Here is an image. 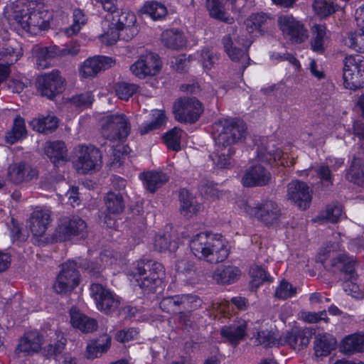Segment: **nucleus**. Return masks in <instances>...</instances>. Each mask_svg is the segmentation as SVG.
<instances>
[{
    "mask_svg": "<svg viewBox=\"0 0 364 364\" xmlns=\"http://www.w3.org/2000/svg\"><path fill=\"white\" fill-rule=\"evenodd\" d=\"M190 248L196 257L210 263L221 262L229 254L223 237L208 232L196 235L190 242Z\"/></svg>",
    "mask_w": 364,
    "mask_h": 364,
    "instance_id": "nucleus-1",
    "label": "nucleus"
},
{
    "mask_svg": "<svg viewBox=\"0 0 364 364\" xmlns=\"http://www.w3.org/2000/svg\"><path fill=\"white\" fill-rule=\"evenodd\" d=\"M112 14V19L107 21V28L100 36L102 43L112 46L122 38L126 41L132 39L138 33L136 25V18L134 13L129 11H117Z\"/></svg>",
    "mask_w": 364,
    "mask_h": 364,
    "instance_id": "nucleus-2",
    "label": "nucleus"
},
{
    "mask_svg": "<svg viewBox=\"0 0 364 364\" xmlns=\"http://www.w3.org/2000/svg\"><path fill=\"white\" fill-rule=\"evenodd\" d=\"M216 135L214 139L219 148L232 147V145L242 141L247 134V127L242 122L232 119L219 120L214 124Z\"/></svg>",
    "mask_w": 364,
    "mask_h": 364,
    "instance_id": "nucleus-3",
    "label": "nucleus"
},
{
    "mask_svg": "<svg viewBox=\"0 0 364 364\" xmlns=\"http://www.w3.org/2000/svg\"><path fill=\"white\" fill-rule=\"evenodd\" d=\"M130 131V121L123 113L109 114L102 119V135L111 141L126 139Z\"/></svg>",
    "mask_w": 364,
    "mask_h": 364,
    "instance_id": "nucleus-4",
    "label": "nucleus"
},
{
    "mask_svg": "<svg viewBox=\"0 0 364 364\" xmlns=\"http://www.w3.org/2000/svg\"><path fill=\"white\" fill-rule=\"evenodd\" d=\"M75 153L73 164L78 173L86 174L101 168L102 154L94 146L79 145L75 148Z\"/></svg>",
    "mask_w": 364,
    "mask_h": 364,
    "instance_id": "nucleus-5",
    "label": "nucleus"
},
{
    "mask_svg": "<svg viewBox=\"0 0 364 364\" xmlns=\"http://www.w3.org/2000/svg\"><path fill=\"white\" fill-rule=\"evenodd\" d=\"M277 26L284 38L292 44H300L309 36L304 25L292 15L283 14L277 18Z\"/></svg>",
    "mask_w": 364,
    "mask_h": 364,
    "instance_id": "nucleus-6",
    "label": "nucleus"
},
{
    "mask_svg": "<svg viewBox=\"0 0 364 364\" xmlns=\"http://www.w3.org/2000/svg\"><path fill=\"white\" fill-rule=\"evenodd\" d=\"M222 44L230 59L240 63L242 70H244L248 66L250 60L247 50L252 44V41L244 38H236L235 34L233 36L228 34L223 37Z\"/></svg>",
    "mask_w": 364,
    "mask_h": 364,
    "instance_id": "nucleus-7",
    "label": "nucleus"
},
{
    "mask_svg": "<svg viewBox=\"0 0 364 364\" xmlns=\"http://www.w3.org/2000/svg\"><path fill=\"white\" fill-rule=\"evenodd\" d=\"M243 208L248 215L255 217L266 225L277 224L282 216L280 208L272 200L264 201L257 205L247 203Z\"/></svg>",
    "mask_w": 364,
    "mask_h": 364,
    "instance_id": "nucleus-8",
    "label": "nucleus"
},
{
    "mask_svg": "<svg viewBox=\"0 0 364 364\" xmlns=\"http://www.w3.org/2000/svg\"><path fill=\"white\" fill-rule=\"evenodd\" d=\"M343 85L349 90H357L364 86V62L352 55L343 60Z\"/></svg>",
    "mask_w": 364,
    "mask_h": 364,
    "instance_id": "nucleus-9",
    "label": "nucleus"
},
{
    "mask_svg": "<svg viewBox=\"0 0 364 364\" xmlns=\"http://www.w3.org/2000/svg\"><path fill=\"white\" fill-rule=\"evenodd\" d=\"M175 118L180 122L195 123L203 112L202 105L194 97L178 100L173 106Z\"/></svg>",
    "mask_w": 364,
    "mask_h": 364,
    "instance_id": "nucleus-10",
    "label": "nucleus"
},
{
    "mask_svg": "<svg viewBox=\"0 0 364 364\" xmlns=\"http://www.w3.org/2000/svg\"><path fill=\"white\" fill-rule=\"evenodd\" d=\"M37 82L41 95L53 100L64 90L65 80L58 70H53L39 77Z\"/></svg>",
    "mask_w": 364,
    "mask_h": 364,
    "instance_id": "nucleus-11",
    "label": "nucleus"
},
{
    "mask_svg": "<svg viewBox=\"0 0 364 364\" xmlns=\"http://www.w3.org/2000/svg\"><path fill=\"white\" fill-rule=\"evenodd\" d=\"M161 66L157 54L151 52L140 55L139 59L130 66L132 73L139 79L156 75Z\"/></svg>",
    "mask_w": 364,
    "mask_h": 364,
    "instance_id": "nucleus-12",
    "label": "nucleus"
},
{
    "mask_svg": "<svg viewBox=\"0 0 364 364\" xmlns=\"http://www.w3.org/2000/svg\"><path fill=\"white\" fill-rule=\"evenodd\" d=\"M287 197L300 210L309 208L312 199V190L303 181H292L287 185Z\"/></svg>",
    "mask_w": 364,
    "mask_h": 364,
    "instance_id": "nucleus-13",
    "label": "nucleus"
},
{
    "mask_svg": "<svg viewBox=\"0 0 364 364\" xmlns=\"http://www.w3.org/2000/svg\"><path fill=\"white\" fill-rule=\"evenodd\" d=\"M87 225L83 220L77 216L64 217L60 220L55 236L58 241L70 240L73 236L84 235Z\"/></svg>",
    "mask_w": 364,
    "mask_h": 364,
    "instance_id": "nucleus-14",
    "label": "nucleus"
},
{
    "mask_svg": "<svg viewBox=\"0 0 364 364\" xmlns=\"http://www.w3.org/2000/svg\"><path fill=\"white\" fill-rule=\"evenodd\" d=\"M90 295L95 299L99 310L109 314L119 306V301L107 289L99 284L90 287Z\"/></svg>",
    "mask_w": 364,
    "mask_h": 364,
    "instance_id": "nucleus-15",
    "label": "nucleus"
},
{
    "mask_svg": "<svg viewBox=\"0 0 364 364\" xmlns=\"http://www.w3.org/2000/svg\"><path fill=\"white\" fill-rule=\"evenodd\" d=\"M114 60L110 57L96 55L86 59L80 68V75L84 78L93 77L100 72L112 67Z\"/></svg>",
    "mask_w": 364,
    "mask_h": 364,
    "instance_id": "nucleus-16",
    "label": "nucleus"
},
{
    "mask_svg": "<svg viewBox=\"0 0 364 364\" xmlns=\"http://www.w3.org/2000/svg\"><path fill=\"white\" fill-rule=\"evenodd\" d=\"M270 173L260 165L252 166L246 170L241 182L245 187L263 186L271 180Z\"/></svg>",
    "mask_w": 364,
    "mask_h": 364,
    "instance_id": "nucleus-17",
    "label": "nucleus"
},
{
    "mask_svg": "<svg viewBox=\"0 0 364 364\" xmlns=\"http://www.w3.org/2000/svg\"><path fill=\"white\" fill-rule=\"evenodd\" d=\"M257 153L258 159L262 161L273 164L277 161H280L281 165H284L283 151L276 146L272 140L262 139L257 146Z\"/></svg>",
    "mask_w": 364,
    "mask_h": 364,
    "instance_id": "nucleus-18",
    "label": "nucleus"
},
{
    "mask_svg": "<svg viewBox=\"0 0 364 364\" xmlns=\"http://www.w3.org/2000/svg\"><path fill=\"white\" fill-rule=\"evenodd\" d=\"M284 344L287 343L292 349L299 350L309 343L311 333L308 329L292 328L282 336Z\"/></svg>",
    "mask_w": 364,
    "mask_h": 364,
    "instance_id": "nucleus-19",
    "label": "nucleus"
},
{
    "mask_svg": "<svg viewBox=\"0 0 364 364\" xmlns=\"http://www.w3.org/2000/svg\"><path fill=\"white\" fill-rule=\"evenodd\" d=\"M44 11L33 10L29 12L24 30L31 36H36L49 27V16Z\"/></svg>",
    "mask_w": 364,
    "mask_h": 364,
    "instance_id": "nucleus-20",
    "label": "nucleus"
},
{
    "mask_svg": "<svg viewBox=\"0 0 364 364\" xmlns=\"http://www.w3.org/2000/svg\"><path fill=\"white\" fill-rule=\"evenodd\" d=\"M44 151L55 166L68 161V149L63 141L46 142Z\"/></svg>",
    "mask_w": 364,
    "mask_h": 364,
    "instance_id": "nucleus-21",
    "label": "nucleus"
},
{
    "mask_svg": "<svg viewBox=\"0 0 364 364\" xmlns=\"http://www.w3.org/2000/svg\"><path fill=\"white\" fill-rule=\"evenodd\" d=\"M247 323L240 321L237 323L224 326L220 329V335L232 346H237L246 336Z\"/></svg>",
    "mask_w": 364,
    "mask_h": 364,
    "instance_id": "nucleus-22",
    "label": "nucleus"
},
{
    "mask_svg": "<svg viewBox=\"0 0 364 364\" xmlns=\"http://www.w3.org/2000/svg\"><path fill=\"white\" fill-rule=\"evenodd\" d=\"M31 52L38 69L44 70L50 66V60L58 57V51L57 46L42 47L36 45L33 47Z\"/></svg>",
    "mask_w": 364,
    "mask_h": 364,
    "instance_id": "nucleus-23",
    "label": "nucleus"
},
{
    "mask_svg": "<svg viewBox=\"0 0 364 364\" xmlns=\"http://www.w3.org/2000/svg\"><path fill=\"white\" fill-rule=\"evenodd\" d=\"M311 49L318 53H323L330 41L326 27L322 24H314L311 28Z\"/></svg>",
    "mask_w": 364,
    "mask_h": 364,
    "instance_id": "nucleus-24",
    "label": "nucleus"
},
{
    "mask_svg": "<svg viewBox=\"0 0 364 364\" xmlns=\"http://www.w3.org/2000/svg\"><path fill=\"white\" fill-rule=\"evenodd\" d=\"M29 222L32 233L37 237L42 236L50 223V213L48 210H34L29 218Z\"/></svg>",
    "mask_w": 364,
    "mask_h": 364,
    "instance_id": "nucleus-25",
    "label": "nucleus"
},
{
    "mask_svg": "<svg viewBox=\"0 0 364 364\" xmlns=\"http://www.w3.org/2000/svg\"><path fill=\"white\" fill-rule=\"evenodd\" d=\"M85 271L99 273L102 269L97 264H90L87 259L79 257L75 259H68L63 263L59 273H80Z\"/></svg>",
    "mask_w": 364,
    "mask_h": 364,
    "instance_id": "nucleus-26",
    "label": "nucleus"
},
{
    "mask_svg": "<svg viewBox=\"0 0 364 364\" xmlns=\"http://www.w3.org/2000/svg\"><path fill=\"white\" fill-rule=\"evenodd\" d=\"M72 326L83 333H90L97 329V324L95 319L81 313L76 307L70 310Z\"/></svg>",
    "mask_w": 364,
    "mask_h": 364,
    "instance_id": "nucleus-27",
    "label": "nucleus"
},
{
    "mask_svg": "<svg viewBox=\"0 0 364 364\" xmlns=\"http://www.w3.org/2000/svg\"><path fill=\"white\" fill-rule=\"evenodd\" d=\"M181 213L186 217H191L203 209V206L186 189L179 193Z\"/></svg>",
    "mask_w": 364,
    "mask_h": 364,
    "instance_id": "nucleus-28",
    "label": "nucleus"
},
{
    "mask_svg": "<svg viewBox=\"0 0 364 364\" xmlns=\"http://www.w3.org/2000/svg\"><path fill=\"white\" fill-rule=\"evenodd\" d=\"M161 39L166 47L173 50H179L186 44V37L183 32L177 28L164 31Z\"/></svg>",
    "mask_w": 364,
    "mask_h": 364,
    "instance_id": "nucleus-29",
    "label": "nucleus"
},
{
    "mask_svg": "<svg viewBox=\"0 0 364 364\" xmlns=\"http://www.w3.org/2000/svg\"><path fill=\"white\" fill-rule=\"evenodd\" d=\"M225 4L222 0H206L205 6L212 18L231 24L234 22V19L227 13Z\"/></svg>",
    "mask_w": 364,
    "mask_h": 364,
    "instance_id": "nucleus-30",
    "label": "nucleus"
},
{
    "mask_svg": "<svg viewBox=\"0 0 364 364\" xmlns=\"http://www.w3.org/2000/svg\"><path fill=\"white\" fill-rule=\"evenodd\" d=\"M341 350L345 354L364 351V333H356L346 336L341 342Z\"/></svg>",
    "mask_w": 364,
    "mask_h": 364,
    "instance_id": "nucleus-31",
    "label": "nucleus"
},
{
    "mask_svg": "<svg viewBox=\"0 0 364 364\" xmlns=\"http://www.w3.org/2000/svg\"><path fill=\"white\" fill-rule=\"evenodd\" d=\"M140 178L151 193H154L169 179V177L161 171H146L140 175Z\"/></svg>",
    "mask_w": 364,
    "mask_h": 364,
    "instance_id": "nucleus-32",
    "label": "nucleus"
},
{
    "mask_svg": "<svg viewBox=\"0 0 364 364\" xmlns=\"http://www.w3.org/2000/svg\"><path fill=\"white\" fill-rule=\"evenodd\" d=\"M336 340L327 333L318 334L314 341V353L317 357L328 355L336 348Z\"/></svg>",
    "mask_w": 364,
    "mask_h": 364,
    "instance_id": "nucleus-33",
    "label": "nucleus"
},
{
    "mask_svg": "<svg viewBox=\"0 0 364 364\" xmlns=\"http://www.w3.org/2000/svg\"><path fill=\"white\" fill-rule=\"evenodd\" d=\"M78 274H58L53 288L56 293L71 292L79 284Z\"/></svg>",
    "mask_w": 364,
    "mask_h": 364,
    "instance_id": "nucleus-34",
    "label": "nucleus"
},
{
    "mask_svg": "<svg viewBox=\"0 0 364 364\" xmlns=\"http://www.w3.org/2000/svg\"><path fill=\"white\" fill-rule=\"evenodd\" d=\"M111 338L103 335L99 339L91 341L87 346L86 356L89 359H95L101 356L109 348Z\"/></svg>",
    "mask_w": 364,
    "mask_h": 364,
    "instance_id": "nucleus-35",
    "label": "nucleus"
},
{
    "mask_svg": "<svg viewBox=\"0 0 364 364\" xmlns=\"http://www.w3.org/2000/svg\"><path fill=\"white\" fill-rule=\"evenodd\" d=\"M133 271H136V273H162L165 272V267L154 259L143 257L133 263Z\"/></svg>",
    "mask_w": 364,
    "mask_h": 364,
    "instance_id": "nucleus-36",
    "label": "nucleus"
},
{
    "mask_svg": "<svg viewBox=\"0 0 364 364\" xmlns=\"http://www.w3.org/2000/svg\"><path fill=\"white\" fill-rule=\"evenodd\" d=\"M331 266L335 268L334 272L340 270L342 273H355L358 263L353 256L342 255L332 260Z\"/></svg>",
    "mask_w": 364,
    "mask_h": 364,
    "instance_id": "nucleus-37",
    "label": "nucleus"
},
{
    "mask_svg": "<svg viewBox=\"0 0 364 364\" xmlns=\"http://www.w3.org/2000/svg\"><path fill=\"white\" fill-rule=\"evenodd\" d=\"M132 275L133 279H131L132 284L139 286L144 291H153L161 282V280L157 277V274Z\"/></svg>",
    "mask_w": 364,
    "mask_h": 364,
    "instance_id": "nucleus-38",
    "label": "nucleus"
},
{
    "mask_svg": "<svg viewBox=\"0 0 364 364\" xmlns=\"http://www.w3.org/2000/svg\"><path fill=\"white\" fill-rule=\"evenodd\" d=\"M107 211L110 214L121 213L124 208V202L120 193L110 191L104 199Z\"/></svg>",
    "mask_w": 364,
    "mask_h": 364,
    "instance_id": "nucleus-39",
    "label": "nucleus"
},
{
    "mask_svg": "<svg viewBox=\"0 0 364 364\" xmlns=\"http://www.w3.org/2000/svg\"><path fill=\"white\" fill-rule=\"evenodd\" d=\"M216 147V151L210 156L214 164L220 168H228L231 164V157L235 154L233 147Z\"/></svg>",
    "mask_w": 364,
    "mask_h": 364,
    "instance_id": "nucleus-40",
    "label": "nucleus"
},
{
    "mask_svg": "<svg viewBox=\"0 0 364 364\" xmlns=\"http://www.w3.org/2000/svg\"><path fill=\"white\" fill-rule=\"evenodd\" d=\"M43 337L37 331H31L24 335V353H37L41 348Z\"/></svg>",
    "mask_w": 364,
    "mask_h": 364,
    "instance_id": "nucleus-41",
    "label": "nucleus"
},
{
    "mask_svg": "<svg viewBox=\"0 0 364 364\" xmlns=\"http://www.w3.org/2000/svg\"><path fill=\"white\" fill-rule=\"evenodd\" d=\"M1 60L6 65L0 64V84L4 81L10 73L9 65L17 60V55L12 48H3L0 52Z\"/></svg>",
    "mask_w": 364,
    "mask_h": 364,
    "instance_id": "nucleus-42",
    "label": "nucleus"
},
{
    "mask_svg": "<svg viewBox=\"0 0 364 364\" xmlns=\"http://www.w3.org/2000/svg\"><path fill=\"white\" fill-rule=\"evenodd\" d=\"M346 178L358 185H362L364 182V160L354 159L347 173Z\"/></svg>",
    "mask_w": 364,
    "mask_h": 364,
    "instance_id": "nucleus-43",
    "label": "nucleus"
},
{
    "mask_svg": "<svg viewBox=\"0 0 364 364\" xmlns=\"http://www.w3.org/2000/svg\"><path fill=\"white\" fill-rule=\"evenodd\" d=\"M195 55L205 71H208L214 67L219 59L218 53L208 48H203L197 51Z\"/></svg>",
    "mask_w": 364,
    "mask_h": 364,
    "instance_id": "nucleus-44",
    "label": "nucleus"
},
{
    "mask_svg": "<svg viewBox=\"0 0 364 364\" xmlns=\"http://www.w3.org/2000/svg\"><path fill=\"white\" fill-rule=\"evenodd\" d=\"M343 43L348 48L364 53V31L348 32L343 37Z\"/></svg>",
    "mask_w": 364,
    "mask_h": 364,
    "instance_id": "nucleus-45",
    "label": "nucleus"
},
{
    "mask_svg": "<svg viewBox=\"0 0 364 364\" xmlns=\"http://www.w3.org/2000/svg\"><path fill=\"white\" fill-rule=\"evenodd\" d=\"M144 14L149 15L154 20H160L167 14L166 6L157 1H146L141 9Z\"/></svg>",
    "mask_w": 364,
    "mask_h": 364,
    "instance_id": "nucleus-46",
    "label": "nucleus"
},
{
    "mask_svg": "<svg viewBox=\"0 0 364 364\" xmlns=\"http://www.w3.org/2000/svg\"><path fill=\"white\" fill-rule=\"evenodd\" d=\"M282 336L279 338L269 331H261L257 333L256 341L264 347H274L284 345Z\"/></svg>",
    "mask_w": 364,
    "mask_h": 364,
    "instance_id": "nucleus-47",
    "label": "nucleus"
},
{
    "mask_svg": "<svg viewBox=\"0 0 364 364\" xmlns=\"http://www.w3.org/2000/svg\"><path fill=\"white\" fill-rule=\"evenodd\" d=\"M159 306L163 311L174 314L182 308L181 294L164 297L161 299Z\"/></svg>",
    "mask_w": 364,
    "mask_h": 364,
    "instance_id": "nucleus-48",
    "label": "nucleus"
},
{
    "mask_svg": "<svg viewBox=\"0 0 364 364\" xmlns=\"http://www.w3.org/2000/svg\"><path fill=\"white\" fill-rule=\"evenodd\" d=\"M183 131L177 127L173 128L164 136V140L168 149L173 151L181 149V139Z\"/></svg>",
    "mask_w": 364,
    "mask_h": 364,
    "instance_id": "nucleus-49",
    "label": "nucleus"
},
{
    "mask_svg": "<svg viewBox=\"0 0 364 364\" xmlns=\"http://www.w3.org/2000/svg\"><path fill=\"white\" fill-rule=\"evenodd\" d=\"M312 6L317 15L326 17L336 11L337 6L330 1L314 0Z\"/></svg>",
    "mask_w": 364,
    "mask_h": 364,
    "instance_id": "nucleus-50",
    "label": "nucleus"
},
{
    "mask_svg": "<svg viewBox=\"0 0 364 364\" xmlns=\"http://www.w3.org/2000/svg\"><path fill=\"white\" fill-rule=\"evenodd\" d=\"M117 96L123 100H128L138 91L139 87L136 84L124 82H118L114 87Z\"/></svg>",
    "mask_w": 364,
    "mask_h": 364,
    "instance_id": "nucleus-51",
    "label": "nucleus"
},
{
    "mask_svg": "<svg viewBox=\"0 0 364 364\" xmlns=\"http://www.w3.org/2000/svg\"><path fill=\"white\" fill-rule=\"evenodd\" d=\"M269 17L264 13H256L250 15L245 21L249 33L259 30L268 20Z\"/></svg>",
    "mask_w": 364,
    "mask_h": 364,
    "instance_id": "nucleus-52",
    "label": "nucleus"
},
{
    "mask_svg": "<svg viewBox=\"0 0 364 364\" xmlns=\"http://www.w3.org/2000/svg\"><path fill=\"white\" fill-rule=\"evenodd\" d=\"M343 208L340 203H332L327 205L326 210L321 213L320 217L325 218L331 223H336L341 217Z\"/></svg>",
    "mask_w": 364,
    "mask_h": 364,
    "instance_id": "nucleus-53",
    "label": "nucleus"
},
{
    "mask_svg": "<svg viewBox=\"0 0 364 364\" xmlns=\"http://www.w3.org/2000/svg\"><path fill=\"white\" fill-rule=\"evenodd\" d=\"M154 245L155 250L159 252L173 251L176 248V244L172 245L168 233L156 235L154 237Z\"/></svg>",
    "mask_w": 364,
    "mask_h": 364,
    "instance_id": "nucleus-54",
    "label": "nucleus"
},
{
    "mask_svg": "<svg viewBox=\"0 0 364 364\" xmlns=\"http://www.w3.org/2000/svg\"><path fill=\"white\" fill-rule=\"evenodd\" d=\"M8 179L14 184L23 182V163L16 162L10 164L7 168Z\"/></svg>",
    "mask_w": 364,
    "mask_h": 364,
    "instance_id": "nucleus-55",
    "label": "nucleus"
},
{
    "mask_svg": "<svg viewBox=\"0 0 364 364\" xmlns=\"http://www.w3.org/2000/svg\"><path fill=\"white\" fill-rule=\"evenodd\" d=\"M23 136V119L17 116L14 119L12 130L6 135V141L10 144H14Z\"/></svg>",
    "mask_w": 364,
    "mask_h": 364,
    "instance_id": "nucleus-56",
    "label": "nucleus"
},
{
    "mask_svg": "<svg viewBox=\"0 0 364 364\" xmlns=\"http://www.w3.org/2000/svg\"><path fill=\"white\" fill-rule=\"evenodd\" d=\"M66 344V339L63 335L58 334L57 336V341L47 345L44 351L47 356H58L64 349Z\"/></svg>",
    "mask_w": 364,
    "mask_h": 364,
    "instance_id": "nucleus-57",
    "label": "nucleus"
},
{
    "mask_svg": "<svg viewBox=\"0 0 364 364\" xmlns=\"http://www.w3.org/2000/svg\"><path fill=\"white\" fill-rule=\"evenodd\" d=\"M9 21L11 25L16 23L19 27L23 28V3L21 0L12 4Z\"/></svg>",
    "mask_w": 364,
    "mask_h": 364,
    "instance_id": "nucleus-58",
    "label": "nucleus"
},
{
    "mask_svg": "<svg viewBox=\"0 0 364 364\" xmlns=\"http://www.w3.org/2000/svg\"><path fill=\"white\" fill-rule=\"evenodd\" d=\"M314 170L323 186L328 187L333 185V176L328 165L321 164Z\"/></svg>",
    "mask_w": 364,
    "mask_h": 364,
    "instance_id": "nucleus-59",
    "label": "nucleus"
},
{
    "mask_svg": "<svg viewBox=\"0 0 364 364\" xmlns=\"http://www.w3.org/2000/svg\"><path fill=\"white\" fill-rule=\"evenodd\" d=\"M73 23L67 30V33L68 35H72L78 33L81 29V26L85 25L87 21L85 16L80 9H75L73 11Z\"/></svg>",
    "mask_w": 364,
    "mask_h": 364,
    "instance_id": "nucleus-60",
    "label": "nucleus"
},
{
    "mask_svg": "<svg viewBox=\"0 0 364 364\" xmlns=\"http://www.w3.org/2000/svg\"><path fill=\"white\" fill-rule=\"evenodd\" d=\"M296 293V288L293 287L290 283L285 280H282L279 286L277 288L275 291V296L286 299L287 298L294 296Z\"/></svg>",
    "mask_w": 364,
    "mask_h": 364,
    "instance_id": "nucleus-61",
    "label": "nucleus"
},
{
    "mask_svg": "<svg viewBox=\"0 0 364 364\" xmlns=\"http://www.w3.org/2000/svg\"><path fill=\"white\" fill-rule=\"evenodd\" d=\"M341 250V245L339 242H334L327 244L326 247L320 250L317 257V262L323 264L324 261L331 256V252H337Z\"/></svg>",
    "mask_w": 364,
    "mask_h": 364,
    "instance_id": "nucleus-62",
    "label": "nucleus"
},
{
    "mask_svg": "<svg viewBox=\"0 0 364 364\" xmlns=\"http://www.w3.org/2000/svg\"><path fill=\"white\" fill-rule=\"evenodd\" d=\"M80 50V45L78 42L72 41L67 43L63 48L58 47V57L66 55L75 56Z\"/></svg>",
    "mask_w": 364,
    "mask_h": 364,
    "instance_id": "nucleus-63",
    "label": "nucleus"
},
{
    "mask_svg": "<svg viewBox=\"0 0 364 364\" xmlns=\"http://www.w3.org/2000/svg\"><path fill=\"white\" fill-rule=\"evenodd\" d=\"M12 227L11 228V238L12 243L18 247H21L23 245L22 237V228L20 223H18L14 218L11 220Z\"/></svg>",
    "mask_w": 364,
    "mask_h": 364,
    "instance_id": "nucleus-64",
    "label": "nucleus"
}]
</instances>
